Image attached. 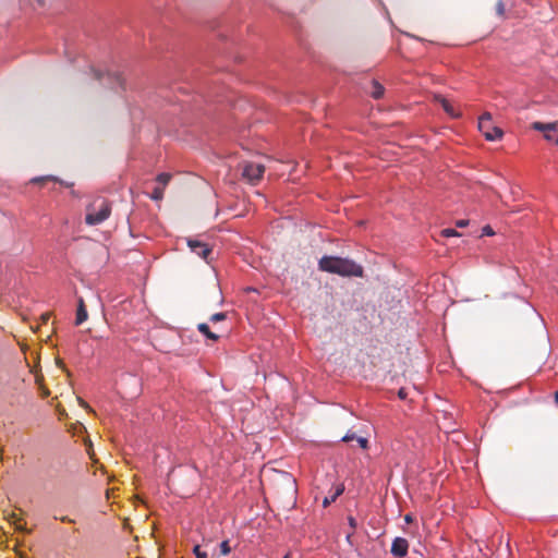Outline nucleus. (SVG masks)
<instances>
[{
  "label": "nucleus",
  "mask_w": 558,
  "mask_h": 558,
  "mask_svg": "<svg viewBox=\"0 0 558 558\" xmlns=\"http://www.w3.org/2000/svg\"><path fill=\"white\" fill-rule=\"evenodd\" d=\"M57 179L54 177H51V175H46V177H39V178H35L32 180V182L34 183H44V182H47V181H56Z\"/></svg>",
  "instance_id": "6ab92c4d"
},
{
  "label": "nucleus",
  "mask_w": 558,
  "mask_h": 558,
  "mask_svg": "<svg viewBox=\"0 0 558 558\" xmlns=\"http://www.w3.org/2000/svg\"><path fill=\"white\" fill-rule=\"evenodd\" d=\"M170 180H171V174L170 173H166V172L158 174L157 178H156V181L163 189L169 183Z\"/></svg>",
  "instance_id": "2eb2a0df"
},
{
  "label": "nucleus",
  "mask_w": 558,
  "mask_h": 558,
  "mask_svg": "<svg viewBox=\"0 0 558 558\" xmlns=\"http://www.w3.org/2000/svg\"><path fill=\"white\" fill-rule=\"evenodd\" d=\"M197 329L199 332H202L204 336H206L208 339L210 340H218L219 336L211 332L210 329H209V326L205 323H201L197 325Z\"/></svg>",
  "instance_id": "f8f14e48"
},
{
  "label": "nucleus",
  "mask_w": 558,
  "mask_h": 558,
  "mask_svg": "<svg viewBox=\"0 0 558 558\" xmlns=\"http://www.w3.org/2000/svg\"><path fill=\"white\" fill-rule=\"evenodd\" d=\"M60 520H61L62 522H68V523H72V522H74V521H73L71 518H69V517H62V518H60Z\"/></svg>",
  "instance_id": "7c9ffc66"
},
{
  "label": "nucleus",
  "mask_w": 558,
  "mask_h": 558,
  "mask_svg": "<svg viewBox=\"0 0 558 558\" xmlns=\"http://www.w3.org/2000/svg\"><path fill=\"white\" fill-rule=\"evenodd\" d=\"M163 187L156 186L150 194V198L154 201H161L163 198Z\"/></svg>",
  "instance_id": "dca6fc26"
},
{
  "label": "nucleus",
  "mask_w": 558,
  "mask_h": 558,
  "mask_svg": "<svg viewBox=\"0 0 558 558\" xmlns=\"http://www.w3.org/2000/svg\"><path fill=\"white\" fill-rule=\"evenodd\" d=\"M39 4H44V0H37Z\"/></svg>",
  "instance_id": "c9c22d12"
},
{
  "label": "nucleus",
  "mask_w": 558,
  "mask_h": 558,
  "mask_svg": "<svg viewBox=\"0 0 558 558\" xmlns=\"http://www.w3.org/2000/svg\"><path fill=\"white\" fill-rule=\"evenodd\" d=\"M283 558H290V554H287Z\"/></svg>",
  "instance_id": "e433bc0d"
},
{
  "label": "nucleus",
  "mask_w": 558,
  "mask_h": 558,
  "mask_svg": "<svg viewBox=\"0 0 558 558\" xmlns=\"http://www.w3.org/2000/svg\"><path fill=\"white\" fill-rule=\"evenodd\" d=\"M532 129L542 132L547 142L558 145V121L551 123L533 122Z\"/></svg>",
  "instance_id": "0eeeda50"
},
{
  "label": "nucleus",
  "mask_w": 558,
  "mask_h": 558,
  "mask_svg": "<svg viewBox=\"0 0 558 558\" xmlns=\"http://www.w3.org/2000/svg\"><path fill=\"white\" fill-rule=\"evenodd\" d=\"M44 397H47L49 395L48 390L43 391Z\"/></svg>",
  "instance_id": "f704fd0d"
},
{
  "label": "nucleus",
  "mask_w": 558,
  "mask_h": 558,
  "mask_svg": "<svg viewBox=\"0 0 558 558\" xmlns=\"http://www.w3.org/2000/svg\"><path fill=\"white\" fill-rule=\"evenodd\" d=\"M322 271L336 274L342 277H363V267L352 259L337 256H323L318 262Z\"/></svg>",
  "instance_id": "f257e3e1"
},
{
  "label": "nucleus",
  "mask_w": 558,
  "mask_h": 558,
  "mask_svg": "<svg viewBox=\"0 0 558 558\" xmlns=\"http://www.w3.org/2000/svg\"><path fill=\"white\" fill-rule=\"evenodd\" d=\"M469 225V220H465V219H461V220H458L456 222V226L459 227V228H464Z\"/></svg>",
  "instance_id": "393cba45"
},
{
  "label": "nucleus",
  "mask_w": 558,
  "mask_h": 558,
  "mask_svg": "<svg viewBox=\"0 0 558 558\" xmlns=\"http://www.w3.org/2000/svg\"><path fill=\"white\" fill-rule=\"evenodd\" d=\"M405 521H407V522H411V521H412L411 515L407 514V515H405Z\"/></svg>",
  "instance_id": "72a5a7b5"
},
{
  "label": "nucleus",
  "mask_w": 558,
  "mask_h": 558,
  "mask_svg": "<svg viewBox=\"0 0 558 558\" xmlns=\"http://www.w3.org/2000/svg\"><path fill=\"white\" fill-rule=\"evenodd\" d=\"M343 493V487L342 486H339L336 488L335 493L329 496V497H325L324 500H323V506L326 508L328 507L331 502H333L341 494Z\"/></svg>",
  "instance_id": "4468645a"
},
{
  "label": "nucleus",
  "mask_w": 558,
  "mask_h": 558,
  "mask_svg": "<svg viewBox=\"0 0 558 558\" xmlns=\"http://www.w3.org/2000/svg\"><path fill=\"white\" fill-rule=\"evenodd\" d=\"M226 319V313H216L213 314L209 318L211 323H218Z\"/></svg>",
  "instance_id": "a211bd4d"
},
{
  "label": "nucleus",
  "mask_w": 558,
  "mask_h": 558,
  "mask_svg": "<svg viewBox=\"0 0 558 558\" xmlns=\"http://www.w3.org/2000/svg\"><path fill=\"white\" fill-rule=\"evenodd\" d=\"M77 306L86 307L83 298L78 299Z\"/></svg>",
  "instance_id": "2f4dec72"
},
{
  "label": "nucleus",
  "mask_w": 558,
  "mask_h": 558,
  "mask_svg": "<svg viewBox=\"0 0 558 558\" xmlns=\"http://www.w3.org/2000/svg\"><path fill=\"white\" fill-rule=\"evenodd\" d=\"M356 441L359 442L360 447L363 449H366L368 447V440L364 437H356Z\"/></svg>",
  "instance_id": "5701e85b"
},
{
  "label": "nucleus",
  "mask_w": 558,
  "mask_h": 558,
  "mask_svg": "<svg viewBox=\"0 0 558 558\" xmlns=\"http://www.w3.org/2000/svg\"><path fill=\"white\" fill-rule=\"evenodd\" d=\"M194 554L196 558H207V554L205 551H202L198 545L194 547Z\"/></svg>",
  "instance_id": "412c9836"
},
{
  "label": "nucleus",
  "mask_w": 558,
  "mask_h": 558,
  "mask_svg": "<svg viewBox=\"0 0 558 558\" xmlns=\"http://www.w3.org/2000/svg\"><path fill=\"white\" fill-rule=\"evenodd\" d=\"M409 549V543L403 537H396L391 544V554L396 557L402 558L407 556Z\"/></svg>",
  "instance_id": "1a4fd4ad"
},
{
  "label": "nucleus",
  "mask_w": 558,
  "mask_h": 558,
  "mask_svg": "<svg viewBox=\"0 0 558 558\" xmlns=\"http://www.w3.org/2000/svg\"><path fill=\"white\" fill-rule=\"evenodd\" d=\"M435 100L439 102L442 109L449 114L451 118H459L461 113L454 109V107L441 95H435Z\"/></svg>",
  "instance_id": "9d476101"
},
{
  "label": "nucleus",
  "mask_w": 558,
  "mask_h": 558,
  "mask_svg": "<svg viewBox=\"0 0 558 558\" xmlns=\"http://www.w3.org/2000/svg\"><path fill=\"white\" fill-rule=\"evenodd\" d=\"M241 167L242 177L252 184L259 182L265 172V167L257 162H244Z\"/></svg>",
  "instance_id": "423d86ee"
},
{
  "label": "nucleus",
  "mask_w": 558,
  "mask_h": 558,
  "mask_svg": "<svg viewBox=\"0 0 558 558\" xmlns=\"http://www.w3.org/2000/svg\"><path fill=\"white\" fill-rule=\"evenodd\" d=\"M441 235L442 236H446V238H449V236H459L460 233L454 230V229H451V228H447V229H444L441 230Z\"/></svg>",
  "instance_id": "f3484780"
},
{
  "label": "nucleus",
  "mask_w": 558,
  "mask_h": 558,
  "mask_svg": "<svg viewBox=\"0 0 558 558\" xmlns=\"http://www.w3.org/2000/svg\"><path fill=\"white\" fill-rule=\"evenodd\" d=\"M350 526L354 530L356 527V520L353 517L348 519Z\"/></svg>",
  "instance_id": "a878e982"
},
{
  "label": "nucleus",
  "mask_w": 558,
  "mask_h": 558,
  "mask_svg": "<svg viewBox=\"0 0 558 558\" xmlns=\"http://www.w3.org/2000/svg\"><path fill=\"white\" fill-rule=\"evenodd\" d=\"M90 74L95 81H98L105 87L113 90L124 89V80L120 74L102 73L95 69H92Z\"/></svg>",
  "instance_id": "20e7f679"
},
{
  "label": "nucleus",
  "mask_w": 558,
  "mask_h": 558,
  "mask_svg": "<svg viewBox=\"0 0 558 558\" xmlns=\"http://www.w3.org/2000/svg\"><path fill=\"white\" fill-rule=\"evenodd\" d=\"M494 234V231L493 229L490 228V226H485L483 229H482V235H493Z\"/></svg>",
  "instance_id": "b1692460"
},
{
  "label": "nucleus",
  "mask_w": 558,
  "mask_h": 558,
  "mask_svg": "<svg viewBox=\"0 0 558 558\" xmlns=\"http://www.w3.org/2000/svg\"><path fill=\"white\" fill-rule=\"evenodd\" d=\"M554 397H555V402L558 405V391L555 392Z\"/></svg>",
  "instance_id": "473e14b6"
},
{
  "label": "nucleus",
  "mask_w": 558,
  "mask_h": 558,
  "mask_svg": "<svg viewBox=\"0 0 558 558\" xmlns=\"http://www.w3.org/2000/svg\"><path fill=\"white\" fill-rule=\"evenodd\" d=\"M497 12L502 15L504 14V4L501 2H498L497 4Z\"/></svg>",
  "instance_id": "c85d7f7f"
},
{
  "label": "nucleus",
  "mask_w": 558,
  "mask_h": 558,
  "mask_svg": "<svg viewBox=\"0 0 558 558\" xmlns=\"http://www.w3.org/2000/svg\"><path fill=\"white\" fill-rule=\"evenodd\" d=\"M40 318L43 323H47L50 318V313L43 314Z\"/></svg>",
  "instance_id": "cd10ccee"
},
{
  "label": "nucleus",
  "mask_w": 558,
  "mask_h": 558,
  "mask_svg": "<svg viewBox=\"0 0 558 558\" xmlns=\"http://www.w3.org/2000/svg\"><path fill=\"white\" fill-rule=\"evenodd\" d=\"M187 246L191 248L193 253L201 256L205 260H207L209 254L211 253V248L204 242L198 240H187Z\"/></svg>",
  "instance_id": "6e6552de"
},
{
  "label": "nucleus",
  "mask_w": 558,
  "mask_h": 558,
  "mask_svg": "<svg viewBox=\"0 0 558 558\" xmlns=\"http://www.w3.org/2000/svg\"><path fill=\"white\" fill-rule=\"evenodd\" d=\"M277 493L286 495L292 502L295 501L296 482L295 478L287 472H280L276 483Z\"/></svg>",
  "instance_id": "7ed1b4c3"
},
{
  "label": "nucleus",
  "mask_w": 558,
  "mask_h": 558,
  "mask_svg": "<svg viewBox=\"0 0 558 558\" xmlns=\"http://www.w3.org/2000/svg\"><path fill=\"white\" fill-rule=\"evenodd\" d=\"M354 439H356V436H355V434H354V433H351V432L347 433V434L341 438V440H342V441H344V442H349V441L354 440Z\"/></svg>",
  "instance_id": "4be33fe9"
},
{
  "label": "nucleus",
  "mask_w": 558,
  "mask_h": 558,
  "mask_svg": "<svg viewBox=\"0 0 558 558\" xmlns=\"http://www.w3.org/2000/svg\"><path fill=\"white\" fill-rule=\"evenodd\" d=\"M398 396L400 399H405L408 393H407L405 389L401 388L398 392Z\"/></svg>",
  "instance_id": "bb28decb"
},
{
  "label": "nucleus",
  "mask_w": 558,
  "mask_h": 558,
  "mask_svg": "<svg viewBox=\"0 0 558 558\" xmlns=\"http://www.w3.org/2000/svg\"><path fill=\"white\" fill-rule=\"evenodd\" d=\"M110 214V203L102 197H97L86 207L85 222L88 226L99 225L108 219Z\"/></svg>",
  "instance_id": "f03ea898"
},
{
  "label": "nucleus",
  "mask_w": 558,
  "mask_h": 558,
  "mask_svg": "<svg viewBox=\"0 0 558 558\" xmlns=\"http://www.w3.org/2000/svg\"><path fill=\"white\" fill-rule=\"evenodd\" d=\"M77 400H78V403H80L83 408H85V409H89L88 404H87L83 399L77 398Z\"/></svg>",
  "instance_id": "c756f323"
},
{
  "label": "nucleus",
  "mask_w": 558,
  "mask_h": 558,
  "mask_svg": "<svg viewBox=\"0 0 558 558\" xmlns=\"http://www.w3.org/2000/svg\"><path fill=\"white\" fill-rule=\"evenodd\" d=\"M230 546H229V542L228 541H223L221 544H220V553L226 556L230 553Z\"/></svg>",
  "instance_id": "aec40b11"
},
{
  "label": "nucleus",
  "mask_w": 558,
  "mask_h": 558,
  "mask_svg": "<svg viewBox=\"0 0 558 558\" xmlns=\"http://www.w3.org/2000/svg\"><path fill=\"white\" fill-rule=\"evenodd\" d=\"M478 130L487 141L500 140L504 135L500 128L492 125V116L488 112H485L480 117Z\"/></svg>",
  "instance_id": "39448f33"
},
{
  "label": "nucleus",
  "mask_w": 558,
  "mask_h": 558,
  "mask_svg": "<svg viewBox=\"0 0 558 558\" xmlns=\"http://www.w3.org/2000/svg\"><path fill=\"white\" fill-rule=\"evenodd\" d=\"M88 314L86 307L77 306L75 325H82L85 320H87Z\"/></svg>",
  "instance_id": "ddd939ff"
},
{
  "label": "nucleus",
  "mask_w": 558,
  "mask_h": 558,
  "mask_svg": "<svg viewBox=\"0 0 558 558\" xmlns=\"http://www.w3.org/2000/svg\"><path fill=\"white\" fill-rule=\"evenodd\" d=\"M371 84H372V90L369 92L371 96L374 99L381 98L384 96V93H385L384 86L379 82H377L375 80H373Z\"/></svg>",
  "instance_id": "9b49d317"
}]
</instances>
